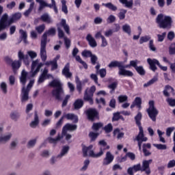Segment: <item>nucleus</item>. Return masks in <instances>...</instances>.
I'll return each mask as SVG.
<instances>
[{"label": "nucleus", "instance_id": "nucleus-1", "mask_svg": "<svg viewBox=\"0 0 175 175\" xmlns=\"http://www.w3.org/2000/svg\"><path fill=\"white\" fill-rule=\"evenodd\" d=\"M55 28L52 27L48 31H45L42 36L40 43V55L42 61L46 62L47 59V52L46 51V46H47V36H55Z\"/></svg>", "mask_w": 175, "mask_h": 175}, {"label": "nucleus", "instance_id": "nucleus-2", "mask_svg": "<svg viewBox=\"0 0 175 175\" xmlns=\"http://www.w3.org/2000/svg\"><path fill=\"white\" fill-rule=\"evenodd\" d=\"M152 163V159L144 160L142 161V165L140 163L134 165L133 167H130L127 170V173L129 175H133V172H145L146 174H151V169L150 168V164Z\"/></svg>", "mask_w": 175, "mask_h": 175}, {"label": "nucleus", "instance_id": "nucleus-3", "mask_svg": "<svg viewBox=\"0 0 175 175\" xmlns=\"http://www.w3.org/2000/svg\"><path fill=\"white\" fill-rule=\"evenodd\" d=\"M18 60L12 61L10 58H7L6 61L8 64H11V66L13 70H17L21 66V61H23L25 65H29V57L28 55H25L24 52L19 51L18 52Z\"/></svg>", "mask_w": 175, "mask_h": 175}, {"label": "nucleus", "instance_id": "nucleus-4", "mask_svg": "<svg viewBox=\"0 0 175 175\" xmlns=\"http://www.w3.org/2000/svg\"><path fill=\"white\" fill-rule=\"evenodd\" d=\"M156 23L159 28L170 29L172 24H173V19L170 16L159 14L156 18Z\"/></svg>", "mask_w": 175, "mask_h": 175}, {"label": "nucleus", "instance_id": "nucleus-5", "mask_svg": "<svg viewBox=\"0 0 175 175\" xmlns=\"http://www.w3.org/2000/svg\"><path fill=\"white\" fill-rule=\"evenodd\" d=\"M155 103L154 100L149 101V107L146 110L149 118L153 122H155L157 121V117L158 116V114H159V111L157 110V109L155 107Z\"/></svg>", "mask_w": 175, "mask_h": 175}, {"label": "nucleus", "instance_id": "nucleus-6", "mask_svg": "<svg viewBox=\"0 0 175 175\" xmlns=\"http://www.w3.org/2000/svg\"><path fill=\"white\" fill-rule=\"evenodd\" d=\"M100 147V151L98 153H95L94 151L90 152V155L95 158H100L103 154H105V150H109L110 146H107V143L105 140H101L98 142Z\"/></svg>", "mask_w": 175, "mask_h": 175}, {"label": "nucleus", "instance_id": "nucleus-7", "mask_svg": "<svg viewBox=\"0 0 175 175\" xmlns=\"http://www.w3.org/2000/svg\"><path fill=\"white\" fill-rule=\"evenodd\" d=\"M95 91H96V88L94 85L92 86L90 90L87 88L83 96L84 100L89 102L90 105H94L93 98Z\"/></svg>", "mask_w": 175, "mask_h": 175}, {"label": "nucleus", "instance_id": "nucleus-8", "mask_svg": "<svg viewBox=\"0 0 175 175\" xmlns=\"http://www.w3.org/2000/svg\"><path fill=\"white\" fill-rule=\"evenodd\" d=\"M40 60L39 59H37L32 62L31 64V68L30 72V76L31 77H34V76H36L38 73H39V71L40 70V68H42L44 65L43 63L40 62Z\"/></svg>", "mask_w": 175, "mask_h": 175}, {"label": "nucleus", "instance_id": "nucleus-9", "mask_svg": "<svg viewBox=\"0 0 175 175\" xmlns=\"http://www.w3.org/2000/svg\"><path fill=\"white\" fill-rule=\"evenodd\" d=\"M147 62L150 65V70H152V72H155V70H157V68L156 65H158L161 70H163L164 72H166V70H167V67L162 66V65H161V64L159 63V61L156 59H152L151 58H148Z\"/></svg>", "mask_w": 175, "mask_h": 175}, {"label": "nucleus", "instance_id": "nucleus-10", "mask_svg": "<svg viewBox=\"0 0 175 175\" xmlns=\"http://www.w3.org/2000/svg\"><path fill=\"white\" fill-rule=\"evenodd\" d=\"M136 62L135 60H131L130 61V64H127V65H124V62H121V66L122 67H120V69L122 70V72H120V76H128L129 77H132V76H133V72H132V71L131 70H125V69H128V68H131V66H132L131 65V62Z\"/></svg>", "mask_w": 175, "mask_h": 175}, {"label": "nucleus", "instance_id": "nucleus-11", "mask_svg": "<svg viewBox=\"0 0 175 175\" xmlns=\"http://www.w3.org/2000/svg\"><path fill=\"white\" fill-rule=\"evenodd\" d=\"M50 77H51V79H54V77H53L51 74H49V69L47 68H44L38 78V84L44 83V81L50 79Z\"/></svg>", "mask_w": 175, "mask_h": 175}, {"label": "nucleus", "instance_id": "nucleus-12", "mask_svg": "<svg viewBox=\"0 0 175 175\" xmlns=\"http://www.w3.org/2000/svg\"><path fill=\"white\" fill-rule=\"evenodd\" d=\"M139 129V132L137 135L135 140L138 142L139 150H142V144L143 143V142H147V140H148V138L144 136V131H143V127H140Z\"/></svg>", "mask_w": 175, "mask_h": 175}, {"label": "nucleus", "instance_id": "nucleus-13", "mask_svg": "<svg viewBox=\"0 0 175 175\" xmlns=\"http://www.w3.org/2000/svg\"><path fill=\"white\" fill-rule=\"evenodd\" d=\"M38 3H40L39 10H43V8H49L50 9H53L54 12L56 14L58 13V8H57V3H55V5L53 3H51V4H49L43 0H41Z\"/></svg>", "mask_w": 175, "mask_h": 175}, {"label": "nucleus", "instance_id": "nucleus-14", "mask_svg": "<svg viewBox=\"0 0 175 175\" xmlns=\"http://www.w3.org/2000/svg\"><path fill=\"white\" fill-rule=\"evenodd\" d=\"M139 62H140L137 59H135V62H131L132 67L135 69L138 75H140V76H144V75H146V70H144L143 66H137V64H139Z\"/></svg>", "mask_w": 175, "mask_h": 175}, {"label": "nucleus", "instance_id": "nucleus-15", "mask_svg": "<svg viewBox=\"0 0 175 175\" xmlns=\"http://www.w3.org/2000/svg\"><path fill=\"white\" fill-rule=\"evenodd\" d=\"M64 92V88H55L52 91V95L57 100H62Z\"/></svg>", "mask_w": 175, "mask_h": 175}, {"label": "nucleus", "instance_id": "nucleus-16", "mask_svg": "<svg viewBox=\"0 0 175 175\" xmlns=\"http://www.w3.org/2000/svg\"><path fill=\"white\" fill-rule=\"evenodd\" d=\"M92 148H94L93 145H90L89 146H83L82 151L83 157H90L91 158H99L91 155V152L94 151Z\"/></svg>", "mask_w": 175, "mask_h": 175}, {"label": "nucleus", "instance_id": "nucleus-17", "mask_svg": "<svg viewBox=\"0 0 175 175\" xmlns=\"http://www.w3.org/2000/svg\"><path fill=\"white\" fill-rule=\"evenodd\" d=\"M114 161V156L110 152H107L105 157L103 161V166H107V165H110L111 162Z\"/></svg>", "mask_w": 175, "mask_h": 175}, {"label": "nucleus", "instance_id": "nucleus-18", "mask_svg": "<svg viewBox=\"0 0 175 175\" xmlns=\"http://www.w3.org/2000/svg\"><path fill=\"white\" fill-rule=\"evenodd\" d=\"M76 129H77V125L68 123L63 127L62 135H65L68 131H76Z\"/></svg>", "mask_w": 175, "mask_h": 175}, {"label": "nucleus", "instance_id": "nucleus-19", "mask_svg": "<svg viewBox=\"0 0 175 175\" xmlns=\"http://www.w3.org/2000/svg\"><path fill=\"white\" fill-rule=\"evenodd\" d=\"M86 115L89 120L94 121V118L98 117V111L96 109L91 108L86 111Z\"/></svg>", "mask_w": 175, "mask_h": 175}, {"label": "nucleus", "instance_id": "nucleus-20", "mask_svg": "<svg viewBox=\"0 0 175 175\" xmlns=\"http://www.w3.org/2000/svg\"><path fill=\"white\" fill-rule=\"evenodd\" d=\"M12 136H13V134L12 133H8L4 135L1 134L0 135V144H6L8 142H10Z\"/></svg>", "mask_w": 175, "mask_h": 175}, {"label": "nucleus", "instance_id": "nucleus-21", "mask_svg": "<svg viewBox=\"0 0 175 175\" xmlns=\"http://www.w3.org/2000/svg\"><path fill=\"white\" fill-rule=\"evenodd\" d=\"M8 14H4L0 20V32L6 29L7 21H8Z\"/></svg>", "mask_w": 175, "mask_h": 175}, {"label": "nucleus", "instance_id": "nucleus-22", "mask_svg": "<svg viewBox=\"0 0 175 175\" xmlns=\"http://www.w3.org/2000/svg\"><path fill=\"white\" fill-rule=\"evenodd\" d=\"M62 73L63 76H65V77H66V79H70V77H72V72H70V65L69 64V63H67L65 65Z\"/></svg>", "mask_w": 175, "mask_h": 175}, {"label": "nucleus", "instance_id": "nucleus-23", "mask_svg": "<svg viewBox=\"0 0 175 175\" xmlns=\"http://www.w3.org/2000/svg\"><path fill=\"white\" fill-rule=\"evenodd\" d=\"M39 122H40V120H39V116L38 115V111H35L34 119L29 124L30 128L35 129L38 126V125H39Z\"/></svg>", "mask_w": 175, "mask_h": 175}, {"label": "nucleus", "instance_id": "nucleus-24", "mask_svg": "<svg viewBox=\"0 0 175 175\" xmlns=\"http://www.w3.org/2000/svg\"><path fill=\"white\" fill-rule=\"evenodd\" d=\"M121 62H119V61H116V60L112 61L108 65V67L110 68L111 69L112 68H118V69H119L118 75H120V73L122 72V69H121V68H122Z\"/></svg>", "mask_w": 175, "mask_h": 175}, {"label": "nucleus", "instance_id": "nucleus-25", "mask_svg": "<svg viewBox=\"0 0 175 175\" xmlns=\"http://www.w3.org/2000/svg\"><path fill=\"white\" fill-rule=\"evenodd\" d=\"M29 90H26L25 87H23L21 90V102H27L29 99Z\"/></svg>", "mask_w": 175, "mask_h": 175}, {"label": "nucleus", "instance_id": "nucleus-26", "mask_svg": "<svg viewBox=\"0 0 175 175\" xmlns=\"http://www.w3.org/2000/svg\"><path fill=\"white\" fill-rule=\"evenodd\" d=\"M86 40L88 42L89 46H90V47L95 48L96 47V46H98L96 40L90 33L87 35Z\"/></svg>", "mask_w": 175, "mask_h": 175}, {"label": "nucleus", "instance_id": "nucleus-27", "mask_svg": "<svg viewBox=\"0 0 175 175\" xmlns=\"http://www.w3.org/2000/svg\"><path fill=\"white\" fill-rule=\"evenodd\" d=\"M63 117L64 118H66V120L72 121V122H75V124L79 122V118L77 115H75L74 113H67L64 115Z\"/></svg>", "mask_w": 175, "mask_h": 175}, {"label": "nucleus", "instance_id": "nucleus-28", "mask_svg": "<svg viewBox=\"0 0 175 175\" xmlns=\"http://www.w3.org/2000/svg\"><path fill=\"white\" fill-rule=\"evenodd\" d=\"M170 93L174 94V89L169 85H165L164 88V90L163 91V94L164 96H167V97L170 96Z\"/></svg>", "mask_w": 175, "mask_h": 175}, {"label": "nucleus", "instance_id": "nucleus-29", "mask_svg": "<svg viewBox=\"0 0 175 175\" xmlns=\"http://www.w3.org/2000/svg\"><path fill=\"white\" fill-rule=\"evenodd\" d=\"M70 148L68 146H64L62 148L60 153L57 156V158L61 159V158H63V157L67 155L68 152H69Z\"/></svg>", "mask_w": 175, "mask_h": 175}, {"label": "nucleus", "instance_id": "nucleus-30", "mask_svg": "<svg viewBox=\"0 0 175 175\" xmlns=\"http://www.w3.org/2000/svg\"><path fill=\"white\" fill-rule=\"evenodd\" d=\"M151 150V144H144L142 146V150L144 154L145 157H150L151 155V152L150 150Z\"/></svg>", "mask_w": 175, "mask_h": 175}, {"label": "nucleus", "instance_id": "nucleus-31", "mask_svg": "<svg viewBox=\"0 0 175 175\" xmlns=\"http://www.w3.org/2000/svg\"><path fill=\"white\" fill-rule=\"evenodd\" d=\"M21 18V13L16 12L12 14V17L8 21V24H13V23H16V21L20 20Z\"/></svg>", "mask_w": 175, "mask_h": 175}, {"label": "nucleus", "instance_id": "nucleus-32", "mask_svg": "<svg viewBox=\"0 0 175 175\" xmlns=\"http://www.w3.org/2000/svg\"><path fill=\"white\" fill-rule=\"evenodd\" d=\"M135 106H137L138 109H142V98L136 97L131 105V109H133Z\"/></svg>", "mask_w": 175, "mask_h": 175}, {"label": "nucleus", "instance_id": "nucleus-33", "mask_svg": "<svg viewBox=\"0 0 175 175\" xmlns=\"http://www.w3.org/2000/svg\"><path fill=\"white\" fill-rule=\"evenodd\" d=\"M49 86L53 87L54 88H62V83H61L59 80L55 79L49 83Z\"/></svg>", "mask_w": 175, "mask_h": 175}, {"label": "nucleus", "instance_id": "nucleus-34", "mask_svg": "<svg viewBox=\"0 0 175 175\" xmlns=\"http://www.w3.org/2000/svg\"><path fill=\"white\" fill-rule=\"evenodd\" d=\"M27 76H28V73L23 70L20 77V81L21 84H23V87H25V84L27 83Z\"/></svg>", "mask_w": 175, "mask_h": 175}, {"label": "nucleus", "instance_id": "nucleus-35", "mask_svg": "<svg viewBox=\"0 0 175 175\" xmlns=\"http://www.w3.org/2000/svg\"><path fill=\"white\" fill-rule=\"evenodd\" d=\"M40 18L42 21H44V23H46L47 24H51V23H53V20L49 14H42Z\"/></svg>", "mask_w": 175, "mask_h": 175}, {"label": "nucleus", "instance_id": "nucleus-36", "mask_svg": "<svg viewBox=\"0 0 175 175\" xmlns=\"http://www.w3.org/2000/svg\"><path fill=\"white\" fill-rule=\"evenodd\" d=\"M142 117H143V116L142 115V113L140 112H138V113L135 117V124H136V125H137L139 129L142 128V122H141L142 121Z\"/></svg>", "mask_w": 175, "mask_h": 175}, {"label": "nucleus", "instance_id": "nucleus-37", "mask_svg": "<svg viewBox=\"0 0 175 175\" xmlns=\"http://www.w3.org/2000/svg\"><path fill=\"white\" fill-rule=\"evenodd\" d=\"M61 25H62V27H63L65 32L68 35H70V29L69 28V25H68V24H66V20L62 19Z\"/></svg>", "mask_w": 175, "mask_h": 175}, {"label": "nucleus", "instance_id": "nucleus-38", "mask_svg": "<svg viewBox=\"0 0 175 175\" xmlns=\"http://www.w3.org/2000/svg\"><path fill=\"white\" fill-rule=\"evenodd\" d=\"M62 139V137L59 134L55 138H53L51 137H49L47 138V140L49 143L53 144H57L59 140Z\"/></svg>", "mask_w": 175, "mask_h": 175}, {"label": "nucleus", "instance_id": "nucleus-39", "mask_svg": "<svg viewBox=\"0 0 175 175\" xmlns=\"http://www.w3.org/2000/svg\"><path fill=\"white\" fill-rule=\"evenodd\" d=\"M84 105V102L81 99H78L75 100L74 103V107L76 110H79V109H81L83 105Z\"/></svg>", "mask_w": 175, "mask_h": 175}, {"label": "nucleus", "instance_id": "nucleus-40", "mask_svg": "<svg viewBox=\"0 0 175 175\" xmlns=\"http://www.w3.org/2000/svg\"><path fill=\"white\" fill-rule=\"evenodd\" d=\"M102 5H103V6L107 8V9L112 10V12H116V10H117V9H118L117 6L114 5V4H113L111 3H103Z\"/></svg>", "mask_w": 175, "mask_h": 175}, {"label": "nucleus", "instance_id": "nucleus-41", "mask_svg": "<svg viewBox=\"0 0 175 175\" xmlns=\"http://www.w3.org/2000/svg\"><path fill=\"white\" fill-rule=\"evenodd\" d=\"M122 31L123 32H125V33H127V35L131 36V34L132 33V30L131 29V25H128V24H125L122 26Z\"/></svg>", "mask_w": 175, "mask_h": 175}, {"label": "nucleus", "instance_id": "nucleus-42", "mask_svg": "<svg viewBox=\"0 0 175 175\" xmlns=\"http://www.w3.org/2000/svg\"><path fill=\"white\" fill-rule=\"evenodd\" d=\"M10 117L12 121H18L20 118V113L18 111H13L10 113Z\"/></svg>", "mask_w": 175, "mask_h": 175}, {"label": "nucleus", "instance_id": "nucleus-43", "mask_svg": "<svg viewBox=\"0 0 175 175\" xmlns=\"http://www.w3.org/2000/svg\"><path fill=\"white\" fill-rule=\"evenodd\" d=\"M120 3L125 5L126 8H131L133 6V0L128 1V0H119Z\"/></svg>", "mask_w": 175, "mask_h": 175}, {"label": "nucleus", "instance_id": "nucleus-44", "mask_svg": "<svg viewBox=\"0 0 175 175\" xmlns=\"http://www.w3.org/2000/svg\"><path fill=\"white\" fill-rule=\"evenodd\" d=\"M158 81V77H154L152 79H150L148 83L144 84V88L150 87V85H152L154 83Z\"/></svg>", "mask_w": 175, "mask_h": 175}, {"label": "nucleus", "instance_id": "nucleus-45", "mask_svg": "<svg viewBox=\"0 0 175 175\" xmlns=\"http://www.w3.org/2000/svg\"><path fill=\"white\" fill-rule=\"evenodd\" d=\"M33 6H35V3L31 2L29 9L24 12V16H25L26 17H28L29 14H31V12L33 10Z\"/></svg>", "mask_w": 175, "mask_h": 175}, {"label": "nucleus", "instance_id": "nucleus-46", "mask_svg": "<svg viewBox=\"0 0 175 175\" xmlns=\"http://www.w3.org/2000/svg\"><path fill=\"white\" fill-rule=\"evenodd\" d=\"M18 144V139H16L11 142L10 144V150H14Z\"/></svg>", "mask_w": 175, "mask_h": 175}, {"label": "nucleus", "instance_id": "nucleus-47", "mask_svg": "<svg viewBox=\"0 0 175 175\" xmlns=\"http://www.w3.org/2000/svg\"><path fill=\"white\" fill-rule=\"evenodd\" d=\"M117 135V139H122L124 137V133L120 132V129H116L113 131V136Z\"/></svg>", "mask_w": 175, "mask_h": 175}, {"label": "nucleus", "instance_id": "nucleus-48", "mask_svg": "<svg viewBox=\"0 0 175 175\" xmlns=\"http://www.w3.org/2000/svg\"><path fill=\"white\" fill-rule=\"evenodd\" d=\"M62 12H64L66 14H68V5H66V0H62Z\"/></svg>", "mask_w": 175, "mask_h": 175}, {"label": "nucleus", "instance_id": "nucleus-49", "mask_svg": "<svg viewBox=\"0 0 175 175\" xmlns=\"http://www.w3.org/2000/svg\"><path fill=\"white\" fill-rule=\"evenodd\" d=\"M0 88L3 94H8V84H6V82H1L0 84Z\"/></svg>", "mask_w": 175, "mask_h": 175}, {"label": "nucleus", "instance_id": "nucleus-50", "mask_svg": "<svg viewBox=\"0 0 175 175\" xmlns=\"http://www.w3.org/2000/svg\"><path fill=\"white\" fill-rule=\"evenodd\" d=\"M88 166H90V160L86 159L83 162V166L80 168V172H85L88 169Z\"/></svg>", "mask_w": 175, "mask_h": 175}, {"label": "nucleus", "instance_id": "nucleus-51", "mask_svg": "<svg viewBox=\"0 0 175 175\" xmlns=\"http://www.w3.org/2000/svg\"><path fill=\"white\" fill-rule=\"evenodd\" d=\"M117 85H118V83L117 82H113L108 85V88L111 90L110 94H114V91H116V88H117Z\"/></svg>", "mask_w": 175, "mask_h": 175}, {"label": "nucleus", "instance_id": "nucleus-52", "mask_svg": "<svg viewBox=\"0 0 175 175\" xmlns=\"http://www.w3.org/2000/svg\"><path fill=\"white\" fill-rule=\"evenodd\" d=\"M151 39V36H144L140 38L139 39V44H143V43H146L148 42Z\"/></svg>", "mask_w": 175, "mask_h": 175}, {"label": "nucleus", "instance_id": "nucleus-53", "mask_svg": "<svg viewBox=\"0 0 175 175\" xmlns=\"http://www.w3.org/2000/svg\"><path fill=\"white\" fill-rule=\"evenodd\" d=\"M36 139H30L27 145V148H33V146L36 144Z\"/></svg>", "mask_w": 175, "mask_h": 175}, {"label": "nucleus", "instance_id": "nucleus-54", "mask_svg": "<svg viewBox=\"0 0 175 175\" xmlns=\"http://www.w3.org/2000/svg\"><path fill=\"white\" fill-rule=\"evenodd\" d=\"M118 100L119 103H124L128 100V96L126 95H120L118 97Z\"/></svg>", "mask_w": 175, "mask_h": 175}, {"label": "nucleus", "instance_id": "nucleus-55", "mask_svg": "<svg viewBox=\"0 0 175 175\" xmlns=\"http://www.w3.org/2000/svg\"><path fill=\"white\" fill-rule=\"evenodd\" d=\"M153 146L157 148V150H167V146L165 144H154Z\"/></svg>", "mask_w": 175, "mask_h": 175}, {"label": "nucleus", "instance_id": "nucleus-56", "mask_svg": "<svg viewBox=\"0 0 175 175\" xmlns=\"http://www.w3.org/2000/svg\"><path fill=\"white\" fill-rule=\"evenodd\" d=\"M126 10H120V12L118 14V17H119L120 20H124V18H125V14H126Z\"/></svg>", "mask_w": 175, "mask_h": 175}, {"label": "nucleus", "instance_id": "nucleus-57", "mask_svg": "<svg viewBox=\"0 0 175 175\" xmlns=\"http://www.w3.org/2000/svg\"><path fill=\"white\" fill-rule=\"evenodd\" d=\"M81 55L83 57H85V58H89L92 56V52H91V51H87V50H84L82 53Z\"/></svg>", "mask_w": 175, "mask_h": 175}, {"label": "nucleus", "instance_id": "nucleus-58", "mask_svg": "<svg viewBox=\"0 0 175 175\" xmlns=\"http://www.w3.org/2000/svg\"><path fill=\"white\" fill-rule=\"evenodd\" d=\"M103 126V124L98 122V123H94L92 125V129L93 131H99L100 128Z\"/></svg>", "mask_w": 175, "mask_h": 175}, {"label": "nucleus", "instance_id": "nucleus-59", "mask_svg": "<svg viewBox=\"0 0 175 175\" xmlns=\"http://www.w3.org/2000/svg\"><path fill=\"white\" fill-rule=\"evenodd\" d=\"M104 131L106 133H110L113 131V125L111 123L108 124L107 125L105 126Z\"/></svg>", "mask_w": 175, "mask_h": 175}, {"label": "nucleus", "instance_id": "nucleus-60", "mask_svg": "<svg viewBox=\"0 0 175 175\" xmlns=\"http://www.w3.org/2000/svg\"><path fill=\"white\" fill-rule=\"evenodd\" d=\"M27 55H29L31 59H34V58L38 57V53L33 51H27Z\"/></svg>", "mask_w": 175, "mask_h": 175}, {"label": "nucleus", "instance_id": "nucleus-61", "mask_svg": "<svg viewBox=\"0 0 175 175\" xmlns=\"http://www.w3.org/2000/svg\"><path fill=\"white\" fill-rule=\"evenodd\" d=\"M166 102L168 103L169 106L171 107H174L175 106V99L172 98H167Z\"/></svg>", "mask_w": 175, "mask_h": 175}, {"label": "nucleus", "instance_id": "nucleus-62", "mask_svg": "<svg viewBox=\"0 0 175 175\" xmlns=\"http://www.w3.org/2000/svg\"><path fill=\"white\" fill-rule=\"evenodd\" d=\"M98 73L100 75L101 79H103L106 77L107 72L106 71V68H101L99 70Z\"/></svg>", "mask_w": 175, "mask_h": 175}, {"label": "nucleus", "instance_id": "nucleus-63", "mask_svg": "<svg viewBox=\"0 0 175 175\" xmlns=\"http://www.w3.org/2000/svg\"><path fill=\"white\" fill-rule=\"evenodd\" d=\"M157 38L158 42H163V40H165V38H166V32H163L162 34H158Z\"/></svg>", "mask_w": 175, "mask_h": 175}, {"label": "nucleus", "instance_id": "nucleus-64", "mask_svg": "<svg viewBox=\"0 0 175 175\" xmlns=\"http://www.w3.org/2000/svg\"><path fill=\"white\" fill-rule=\"evenodd\" d=\"M169 53L170 55H173L175 54V43L171 44L169 49Z\"/></svg>", "mask_w": 175, "mask_h": 175}]
</instances>
